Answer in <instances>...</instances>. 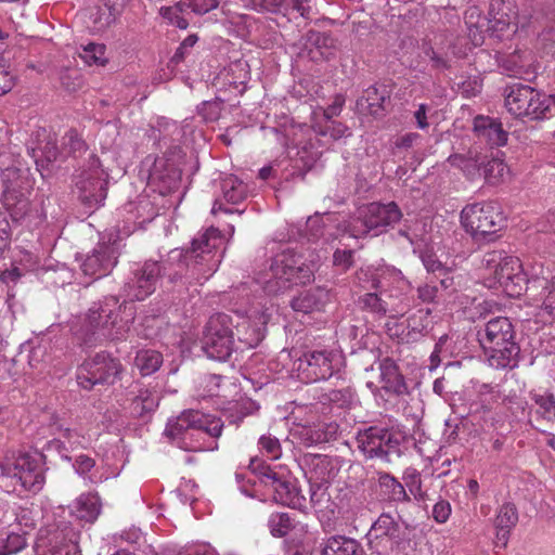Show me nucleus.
I'll return each mask as SVG.
<instances>
[{
  "label": "nucleus",
  "instance_id": "61",
  "mask_svg": "<svg viewBox=\"0 0 555 555\" xmlns=\"http://www.w3.org/2000/svg\"><path fill=\"white\" fill-rule=\"evenodd\" d=\"M222 103L220 101H207L203 102L198 107L197 112L206 122H211L219 119L221 115Z\"/></svg>",
  "mask_w": 555,
  "mask_h": 555
},
{
  "label": "nucleus",
  "instance_id": "23",
  "mask_svg": "<svg viewBox=\"0 0 555 555\" xmlns=\"http://www.w3.org/2000/svg\"><path fill=\"white\" fill-rule=\"evenodd\" d=\"M119 246L114 242H99L81 263L83 274L94 279L108 274L117 263Z\"/></svg>",
  "mask_w": 555,
  "mask_h": 555
},
{
  "label": "nucleus",
  "instance_id": "29",
  "mask_svg": "<svg viewBox=\"0 0 555 555\" xmlns=\"http://www.w3.org/2000/svg\"><path fill=\"white\" fill-rule=\"evenodd\" d=\"M337 431V425L321 423H313L308 425H298L293 433V436L306 447L322 443L333 439Z\"/></svg>",
  "mask_w": 555,
  "mask_h": 555
},
{
  "label": "nucleus",
  "instance_id": "20",
  "mask_svg": "<svg viewBox=\"0 0 555 555\" xmlns=\"http://www.w3.org/2000/svg\"><path fill=\"white\" fill-rule=\"evenodd\" d=\"M165 269L157 261H145L125 284L122 288L125 297L131 301L144 300L155 292L162 271Z\"/></svg>",
  "mask_w": 555,
  "mask_h": 555
},
{
  "label": "nucleus",
  "instance_id": "4",
  "mask_svg": "<svg viewBox=\"0 0 555 555\" xmlns=\"http://www.w3.org/2000/svg\"><path fill=\"white\" fill-rule=\"evenodd\" d=\"M320 257L310 253L307 256L293 250H283L275 255L269 270L257 279L268 294H278L293 285H305L314 280Z\"/></svg>",
  "mask_w": 555,
  "mask_h": 555
},
{
  "label": "nucleus",
  "instance_id": "22",
  "mask_svg": "<svg viewBox=\"0 0 555 555\" xmlns=\"http://www.w3.org/2000/svg\"><path fill=\"white\" fill-rule=\"evenodd\" d=\"M297 376L304 383H315L331 377L333 374V353L326 351H310L295 363Z\"/></svg>",
  "mask_w": 555,
  "mask_h": 555
},
{
  "label": "nucleus",
  "instance_id": "9",
  "mask_svg": "<svg viewBox=\"0 0 555 555\" xmlns=\"http://www.w3.org/2000/svg\"><path fill=\"white\" fill-rule=\"evenodd\" d=\"M17 160L12 159L7 152L0 153V169L2 183V203L15 218L24 216L28 208V195L33 190L29 171L21 168Z\"/></svg>",
  "mask_w": 555,
  "mask_h": 555
},
{
  "label": "nucleus",
  "instance_id": "21",
  "mask_svg": "<svg viewBox=\"0 0 555 555\" xmlns=\"http://www.w3.org/2000/svg\"><path fill=\"white\" fill-rule=\"evenodd\" d=\"M515 7L511 1L492 0L489 8L487 34L499 40L509 39L517 33Z\"/></svg>",
  "mask_w": 555,
  "mask_h": 555
},
{
  "label": "nucleus",
  "instance_id": "5",
  "mask_svg": "<svg viewBox=\"0 0 555 555\" xmlns=\"http://www.w3.org/2000/svg\"><path fill=\"white\" fill-rule=\"evenodd\" d=\"M482 283L488 288L501 289L509 297H518L531 283L521 260L505 251L491 250L483 255L480 266Z\"/></svg>",
  "mask_w": 555,
  "mask_h": 555
},
{
  "label": "nucleus",
  "instance_id": "6",
  "mask_svg": "<svg viewBox=\"0 0 555 555\" xmlns=\"http://www.w3.org/2000/svg\"><path fill=\"white\" fill-rule=\"evenodd\" d=\"M222 245L223 236L220 230L210 227L193 238L191 248L185 254L182 250H172L170 260H180L183 257L188 278L203 284L218 270L223 257V250H220Z\"/></svg>",
  "mask_w": 555,
  "mask_h": 555
},
{
  "label": "nucleus",
  "instance_id": "44",
  "mask_svg": "<svg viewBox=\"0 0 555 555\" xmlns=\"http://www.w3.org/2000/svg\"><path fill=\"white\" fill-rule=\"evenodd\" d=\"M162 363L163 356L156 350H140L134 359V364L143 376L155 373Z\"/></svg>",
  "mask_w": 555,
  "mask_h": 555
},
{
  "label": "nucleus",
  "instance_id": "8",
  "mask_svg": "<svg viewBox=\"0 0 555 555\" xmlns=\"http://www.w3.org/2000/svg\"><path fill=\"white\" fill-rule=\"evenodd\" d=\"M119 308L118 299L115 297L105 298L98 308H91L82 327L75 332L80 345L91 348L103 338L121 339L127 326L118 323Z\"/></svg>",
  "mask_w": 555,
  "mask_h": 555
},
{
  "label": "nucleus",
  "instance_id": "58",
  "mask_svg": "<svg viewBox=\"0 0 555 555\" xmlns=\"http://www.w3.org/2000/svg\"><path fill=\"white\" fill-rule=\"evenodd\" d=\"M322 555H347V538L341 534L328 538L324 542Z\"/></svg>",
  "mask_w": 555,
  "mask_h": 555
},
{
  "label": "nucleus",
  "instance_id": "42",
  "mask_svg": "<svg viewBox=\"0 0 555 555\" xmlns=\"http://www.w3.org/2000/svg\"><path fill=\"white\" fill-rule=\"evenodd\" d=\"M74 468L79 476L83 477L93 485L103 482L107 479V476L100 473L99 469L95 468L94 459L86 454H80L76 457Z\"/></svg>",
  "mask_w": 555,
  "mask_h": 555
},
{
  "label": "nucleus",
  "instance_id": "49",
  "mask_svg": "<svg viewBox=\"0 0 555 555\" xmlns=\"http://www.w3.org/2000/svg\"><path fill=\"white\" fill-rule=\"evenodd\" d=\"M106 48L102 43L90 42L86 46H81L78 52L79 57L85 64L92 66H103L107 62Z\"/></svg>",
  "mask_w": 555,
  "mask_h": 555
},
{
  "label": "nucleus",
  "instance_id": "7",
  "mask_svg": "<svg viewBox=\"0 0 555 555\" xmlns=\"http://www.w3.org/2000/svg\"><path fill=\"white\" fill-rule=\"evenodd\" d=\"M478 337L490 366L506 369L517 365L520 348L515 341V330L508 318L489 320L478 332Z\"/></svg>",
  "mask_w": 555,
  "mask_h": 555
},
{
  "label": "nucleus",
  "instance_id": "15",
  "mask_svg": "<svg viewBox=\"0 0 555 555\" xmlns=\"http://www.w3.org/2000/svg\"><path fill=\"white\" fill-rule=\"evenodd\" d=\"M122 371L120 361L106 352H99L85 360L77 372L78 385L91 389L99 384H114Z\"/></svg>",
  "mask_w": 555,
  "mask_h": 555
},
{
  "label": "nucleus",
  "instance_id": "19",
  "mask_svg": "<svg viewBox=\"0 0 555 555\" xmlns=\"http://www.w3.org/2000/svg\"><path fill=\"white\" fill-rule=\"evenodd\" d=\"M358 449L366 457H387L399 446L397 435L382 426H371L359 430L356 437Z\"/></svg>",
  "mask_w": 555,
  "mask_h": 555
},
{
  "label": "nucleus",
  "instance_id": "52",
  "mask_svg": "<svg viewBox=\"0 0 555 555\" xmlns=\"http://www.w3.org/2000/svg\"><path fill=\"white\" fill-rule=\"evenodd\" d=\"M268 526L273 537L282 538L293 529V520L288 513H273Z\"/></svg>",
  "mask_w": 555,
  "mask_h": 555
},
{
  "label": "nucleus",
  "instance_id": "39",
  "mask_svg": "<svg viewBox=\"0 0 555 555\" xmlns=\"http://www.w3.org/2000/svg\"><path fill=\"white\" fill-rule=\"evenodd\" d=\"M325 297L326 293L323 289H309L292 300V308L298 312L310 313L323 307Z\"/></svg>",
  "mask_w": 555,
  "mask_h": 555
},
{
  "label": "nucleus",
  "instance_id": "10",
  "mask_svg": "<svg viewBox=\"0 0 555 555\" xmlns=\"http://www.w3.org/2000/svg\"><path fill=\"white\" fill-rule=\"evenodd\" d=\"M46 481L41 460L27 453L0 462V487L7 492L41 490Z\"/></svg>",
  "mask_w": 555,
  "mask_h": 555
},
{
  "label": "nucleus",
  "instance_id": "50",
  "mask_svg": "<svg viewBox=\"0 0 555 555\" xmlns=\"http://www.w3.org/2000/svg\"><path fill=\"white\" fill-rule=\"evenodd\" d=\"M448 160L452 166L460 168L472 180L481 176V163L476 156L455 154L451 155Z\"/></svg>",
  "mask_w": 555,
  "mask_h": 555
},
{
  "label": "nucleus",
  "instance_id": "14",
  "mask_svg": "<svg viewBox=\"0 0 555 555\" xmlns=\"http://www.w3.org/2000/svg\"><path fill=\"white\" fill-rule=\"evenodd\" d=\"M250 465L254 469H259L260 481L275 503L306 512V496L293 480L279 475L269 466H256V461H251Z\"/></svg>",
  "mask_w": 555,
  "mask_h": 555
},
{
  "label": "nucleus",
  "instance_id": "17",
  "mask_svg": "<svg viewBox=\"0 0 555 555\" xmlns=\"http://www.w3.org/2000/svg\"><path fill=\"white\" fill-rule=\"evenodd\" d=\"M107 173L101 168L95 156H91L88 166L76 177V188L80 201L89 208L101 206L106 198Z\"/></svg>",
  "mask_w": 555,
  "mask_h": 555
},
{
  "label": "nucleus",
  "instance_id": "2",
  "mask_svg": "<svg viewBox=\"0 0 555 555\" xmlns=\"http://www.w3.org/2000/svg\"><path fill=\"white\" fill-rule=\"evenodd\" d=\"M305 464L310 483V504L322 528L325 531L336 530L339 525H343L341 509L347 498L346 493L333 498L334 491L341 492L343 490L327 486L336 476L337 469L328 456L321 454L306 456Z\"/></svg>",
  "mask_w": 555,
  "mask_h": 555
},
{
  "label": "nucleus",
  "instance_id": "37",
  "mask_svg": "<svg viewBox=\"0 0 555 555\" xmlns=\"http://www.w3.org/2000/svg\"><path fill=\"white\" fill-rule=\"evenodd\" d=\"M222 13L225 15L223 24L230 34L247 38L256 26L255 20L251 15L238 12H232L230 9L222 7Z\"/></svg>",
  "mask_w": 555,
  "mask_h": 555
},
{
  "label": "nucleus",
  "instance_id": "28",
  "mask_svg": "<svg viewBox=\"0 0 555 555\" xmlns=\"http://www.w3.org/2000/svg\"><path fill=\"white\" fill-rule=\"evenodd\" d=\"M125 214V222L129 225L128 231L137 228L142 229L144 225L157 217L158 211L147 197H140L137 202H129L122 207Z\"/></svg>",
  "mask_w": 555,
  "mask_h": 555
},
{
  "label": "nucleus",
  "instance_id": "36",
  "mask_svg": "<svg viewBox=\"0 0 555 555\" xmlns=\"http://www.w3.org/2000/svg\"><path fill=\"white\" fill-rule=\"evenodd\" d=\"M380 383L383 388L391 393L401 395L405 391V383L398 371V366L390 358H385L379 362Z\"/></svg>",
  "mask_w": 555,
  "mask_h": 555
},
{
  "label": "nucleus",
  "instance_id": "55",
  "mask_svg": "<svg viewBox=\"0 0 555 555\" xmlns=\"http://www.w3.org/2000/svg\"><path fill=\"white\" fill-rule=\"evenodd\" d=\"M61 430V437L66 442V446L68 448V452L77 450L79 448H87L90 440L85 435H81L77 430L69 429V428H60Z\"/></svg>",
  "mask_w": 555,
  "mask_h": 555
},
{
  "label": "nucleus",
  "instance_id": "54",
  "mask_svg": "<svg viewBox=\"0 0 555 555\" xmlns=\"http://www.w3.org/2000/svg\"><path fill=\"white\" fill-rule=\"evenodd\" d=\"M127 2L128 0H104V4L109 13L106 14L104 18L100 17L99 21H94V23L99 24L96 29L101 30L107 27L115 20V16L120 14Z\"/></svg>",
  "mask_w": 555,
  "mask_h": 555
},
{
  "label": "nucleus",
  "instance_id": "48",
  "mask_svg": "<svg viewBox=\"0 0 555 555\" xmlns=\"http://www.w3.org/2000/svg\"><path fill=\"white\" fill-rule=\"evenodd\" d=\"M158 395L151 389H141L137 397L132 400V412L139 416L154 411L158 405Z\"/></svg>",
  "mask_w": 555,
  "mask_h": 555
},
{
  "label": "nucleus",
  "instance_id": "32",
  "mask_svg": "<svg viewBox=\"0 0 555 555\" xmlns=\"http://www.w3.org/2000/svg\"><path fill=\"white\" fill-rule=\"evenodd\" d=\"M330 37L315 30H309L302 43L300 56L307 57L312 62H319L328 59L331 55Z\"/></svg>",
  "mask_w": 555,
  "mask_h": 555
},
{
  "label": "nucleus",
  "instance_id": "34",
  "mask_svg": "<svg viewBox=\"0 0 555 555\" xmlns=\"http://www.w3.org/2000/svg\"><path fill=\"white\" fill-rule=\"evenodd\" d=\"M464 20L472 46H481L485 42V35L489 26V16H483L479 8L469 7L465 12Z\"/></svg>",
  "mask_w": 555,
  "mask_h": 555
},
{
  "label": "nucleus",
  "instance_id": "30",
  "mask_svg": "<svg viewBox=\"0 0 555 555\" xmlns=\"http://www.w3.org/2000/svg\"><path fill=\"white\" fill-rule=\"evenodd\" d=\"M474 131L480 141L492 146H502L507 142V132L501 122L490 117L477 116L474 119Z\"/></svg>",
  "mask_w": 555,
  "mask_h": 555
},
{
  "label": "nucleus",
  "instance_id": "51",
  "mask_svg": "<svg viewBox=\"0 0 555 555\" xmlns=\"http://www.w3.org/2000/svg\"><path fill=\"white\" fill-rule=\"evenodd\" d=\"M261 9L272 13L288 14L289 12H298L305 15V7L300 0H262Z\"/></svg>",
  "mask_w": 555,
  "mask_h": 555
},
{
  "label": "nucleus",
  "instance_id": "56",
  "mask_svg": "<svg viewBox=\"0 0 555 555\" xmlns=\"http://www.w3.org/2000/svg\"><path fill=\"white\" fill-rule=\"evenodd\" d=\"M431 324L430 310L421 309L408 319V327L415 333L426 332Z\"/></svg>",
  "mask_w": 555,
  "mask_h": 555
},
{
  "label": "nucleus",
  "instance_id": "41",
  "mask_svg": "<svg viewBox=\"0 0 555 555\" xmlns=\"http://www.w3.org/2000/svg\"><path fill=\"white\" fill-rule=\"evenodd\" d=\"M500 152H496V155L489 159L486 164H483L481 175L485 180L489 184H499L503 182L506 177L509 175V169L504 163V160L499 156Z\"/></svg>",
  "mask_w": 555,
  "mask_h": 555
},
{
  "label": "nucleus",
  "instance_id": "25",
  "mask_svg": "<svg viewBox=\"0 0 555 555\" xmlns=\"http://www.w3.org/2000/svg\"><path fill=\"white\" fill-rule=\"evenodd\" d=\"M528 289L529 306L539 318L555 319V275L551 280L532 278Z\"/></svg>",
  "mask_w": 555,
  "mask_h": 555
},
{
  "label": "nucleus",
  "instance_id": "38",
  "mask_svg": "<svg viewBox=\"0 0 555 555\" xmlns=\"http://www.w3.org/2000/svg\"><path fill=\"white\" fill-rule=\"evenodd\" d=\"M400 534V526L393 516L384 513L371 526L369 531L370 540L396 541Z\"/></svg>",
  "mask_w": 555,
  "mask_h": 555
},
{
  "label": "nucleus",
  "instance_id": "62",
  "mask_svg": "<svg viewBox=\"0 0 555 555\" xmlns=\"http://www.w3.org/2000/svg\"><path fill=\"white\" fill-rule=\"evenodd\" d=\"M43 452L48 453H56L59 454L63 460L65 461H72V457L69 456L68 448L66 446V442L61 437V431L59 433V437L54 438L52 440H49L44 443L42 447Z\"/></svg>",
  "mask_w": 555,
  "mask_h": 555
},
{
  "label": "nucleus",
  "instance_id": "16",
  "mask_svg": "<svg viewBox=\"0 0 555 555\" xmlns=\"http://www.w3.org/2000/svg\"><path fill=\"white\" fill-rule=\"evenodd\" d=\"M402 215L397 204L371 203L361 206L357 210V216L349 228V235L358 237L370 231H378L382 228L397 223Z\"/></svg>",
  "mask_w": 555,
  "mask_h": 555
},
{
  "label": "nucleus",
  "instance_id": "26",
  "mask_svg": "<svg viewBox=\"0 0 555 555\" xmlns=\"http://www.w3.org/2000/svg\"><path fill=\"white\" fill-rule=\"evenodd\" d=\"M79 535L74 528H57L50 532L47 543L40 540L37 544V555H76Z\"/></svg>",
  "mask_w": 555,
  "mask_h": 555
},
{
  "label": "nucleus",
  "instance_id": "18",
  "mask_svg": "<svg viewBox=\"0 0 555 555\" xmlns=\"http://www.w3.org/2000/svg\"><path fill=\"white\" fill-rule=\"evenodd\" d=\"M242 313L245 318L235 325L237 338L248 347H255L262 339L260 326H264L269 321L267 300L263 297L248 299L247 307Z\"/></svg>",
  "mask_w": 555,
  "mask_h": 555
},
{
  "label": "nucleus",
  "instance_id": "59",
  "mask_svg": "<svg viewBox=\"0 0 555 555\" xmlns=\"http://www.w3.org/2000/svg\"><path fill=\"white\" fill-rule=\"evenodd\" d=\"M420 258L428 272H438L440 275H444L448 272L446 266L437 258L431 249L426 248L420 251Z\"/></svg>",
  "mask_w": 555,
  "mask_h": 555
},
{
  "label": "nucleus",
  "instance_id": "3",
  "mask_svg": "<svg viewBox=\"0 0 555 555\" xmlns=\"http://www.w3.org/2000/svg\"><path fill=\"white\" fill-rule=\"evenodd\" d=\"M222 429L221 418L190 409L168 422L165 435L182 450L202 452L218 448L215 439L221 436Z\"/></svg>",
  "mask_w": 555,
  "mask_h": 555
},
{
  "label": "nucleus",
  "instance_id": "35",
  "mask_svg": "<svg viewBox=\"0 0 555 555\" xmlns=\"http://www.w3.org/2000/svg\"><path fill=\"white\" fill-rule=\"evenodd\" d=\"M518 514L516 507L511 503H505L501 506L495 518V540L496 545L502 547L506 546L509 531L516 525Z\"/></svg>",
  "mask_w": 555,
  "mask_h": 555
},
{
  "label": "nucleus",
  "instance_id": "64",
  "mask_svg": "<svg viewBox=\"0 0 555 555\" xmlns=\"http://www.w3.org/2000/svg\"><path fill=\"white\" fill-rule=\"evenodd\" d=\"M197 485L192 481L188 480L182 482L178 488V494L181 496V501L184 504H192L197 500L196 493H197Z\"/></svg>",
  "mask_w": 555,
  "mask_h": 555
},
{
  "label": "nucleus",
  "instance_id": "11",
  "mask_svg": "<svg viewBox=\"0 0 555 555\" xmlns=\"http://www.w3.org/2000/svg\"><path fill=\"white\" fill-rule=\"evenodd\" d=\"M460 218L463 229L476 241L490 240L506 222L495 202L468 204L462 209Z\"/></svg>",
  "mask_w": 555,
  "mask_h": 555
},
{
  "label": "nucleus",
  "instance_id": "45",
  "mask_svg": "<svg viewBox=\"0 0 555 555\" xmlns=\"http://www.w3.org/2000/svg\"><path fill=\"white\" fill-rule=\"evenodd\" d=\"M379 487L382 492L393 502H406L409 495L404 489V486L399 482L395 477L389 474H382L378 478Z\"/></svg>",
  "mask_w": 555,
  "mask_h": 555
},
{
  "label": "nucleus",
  "instance_id": "27",
  "mask_svg": "<svg viewBox=\"0 0 555 555\" xmlns=\"http://www.w3.org/2000/svg\"><path fill=\"white\" fill-rule=\"evenodd\" d=\"M502 70L513 77H525L537 72L534 55L528 50L517 49L513 53L498 56Z\"/></svg>",
  "mask_w": 555,
  "mask_h": 555
},
{
  "label": "nucleus",
  "instance_id": "33",
  "mask_svg": "<svg viewBox=\"0 0 555 555\" xmlns=\"http://www.w3.org/2000/svg\"><path fill=\"white\" fill-rule=\"evenodd\" d=\"M69 513L78 520L93 522L101 513V500L96 493H82L69 505Z\"/></svg>",
  "mask_w": 555,
  "mask_h": 555
},
{
  "label": "nucleus",
  "instance_id": "63",
  "mask_svg": "<svg viewBox=\"0 0 555 555\" xmlns=\"http://www.w3.org/2000/svg\"><path fill=\"white\" fill-rule=\"evenodd\" d=\"M222 377L219 375L210 374L202 378L201 385L204 387V392L201 395L206 397H219Z\"/></svg>",
  "mask_w": 555,
  "mask_h": 555
},
{
  "label": "nucleus",
  "instance_id": "47",
  "mask_svg": "<svg viewBox=\"0 0 555 555\" xmlns=\"http://www.w3.org/2000/svg\"><path fill=\"white\" fill-rule=\"evenodd\" d=\"M222 193L228 203L237 204L247 195L246 185L236 177L228 176L222 180Z\"/></svg>",
  "mask_w": 555,
  "mask_h": 555
},
{
  "label": "nucleus",
  "instance_id": "40",
  "mask_svg": "<svg viewBox=\"0 0 555 555\" xmlns=\"http://www.w3.org/2000/svg\"><path fill=\"white\" fill-rule=\"evenodd\" d=\"M388 92L385 87H370L365 95L358 101L361 109H367L372 115H378L384 109V103L388 99Z\"/></svg>",
  "mask_w": 555,
  "mask_h": 555
},
{
  "label": "nucleus",
  "instance_id": "1",
  "mask_svg": "<svg viewBox=\"0 0 555 555\" xmlns=\"http://www.w3.org/2000/svg\"><path fill=\"white\" fill-rule=\"evenodd\" d=\"M353 283L363 289H377L382 284L387 286L378 293L370 292L359 297V305L373 313L397 318L410 307L412 284L401 270L392 266L362 267L356 272Z\"/></svg>",
  "mask_w": 555,
  "mask_h": 555
},
{
  "label": "nucleus",
  "instance_id": "24",
  "mask_svg": "<svg viewBox=\"0 0 555 555\" xmlns=\"http://www.w3.org/2000/svg\"><path fill=\"white\" fill-rule=\"evenodd\" d=\"M218 5L219 0H180L173 5L162 7L159 13L169 24L185 29L192 13L205 14Z\"/></svg>",
  "mask_w": 555,
  "mask_h": 555
},
{
  "label": "nucleus",
  "instance_id": "46",
  "mask_svg": "<svg viewBox=\"0 0 555 555\" xmlns=\"http://www.w3.org/2000/svg\"><path fill=\"white\" fill-rule=\"evenodd\" d=\"M531 400L534 403L535 413L546 421L555 420V398L547 391L531 392Z\"/></svg>",
  "mask_w": 555,
  "mask_h": 555
},
{
  "label": "nucleus",
  "instance_id": "13",
  "mask_svg": "<svg viewBox=\"0 0 555 555\" xmlns=\"http://www.w3.org/2000/svg\"><path fill=\"white\" fill-rule=\"evenodd\" d=\"M233 320L225 313L209 318L203 338V349L208 358L227 361L234 349Z\"/></svg>",
  "mask_w": 555,
  "mask_h": 555
},
{
  "label": "nucleus",
  "instance_id": "60",
  "mask_svg": "<svg viewBox=\"0 0 555 555\" xmlns=\"http://www.w3.org/2000/svg\"><path fill=\"white\" fill-rule=\"evenodd\" d=\"M259 448L271 460H278L282 454L281 443L278 438L271 435H262L258 441Z\"/></svg>",
  "mask_w": 555,
  "mask_h": 555
},
{
  "label": "nucleus",
  "instance_id": "53",
  "mask_svg": "<svg viewBox=\"0 0 555 555\" xmlns=\"http://www.w3.org/2000/svg\"><path fill=\"white\" fill-rule=\"evenodd\" d=\"M403 480L408 487L410 493L416 500H424L426 493L422 488V479L420 473L415 468H406L403 474Z\"/></svg>",
  "mask_w": 555,
  "mask_h": 555
},
{
  "label": "nucleus",
  "instance_id": "12",
  "mask_svg": "<svg viewBox=\"0 0 555 555\" xmlns=\"http://www.w3.org/2000/svg\"><path fill=\"white\" fill-rule=\"evenodd\" d=\"M505 107L517 118L544 119L552 116V99L527 85H513L506 89Z\"/></svg>",
  "mask_w": 555,
  "mask_h": 555
},
{
  "label": "nucleus",
  "instance_id": "57",
  "mask_svg": "<svg viewBox=\"0 0 555 555\" xmlns=\"http://www.w3.org/2000/svg\"><path fill=\"white\" fill-rule=\"evenodd\" d=\"M26 537L22 532H10L5 539H2V548L4 555L15 554L26 546Z\"/></svg>",
  "mask_w": 555,
  "mask_h": 555
},
{
  "label": "nucleus",
  "instance_id": "43",
  "mask_svg": "<svg viewBox=\"0 0 555 555\" xmlns=\"http://www.w3.org/2000/svg\"><path fill=\"white\" fill-rule=\"evenodd\" d=\"M222 410L231 423H238L245 416L257 412L259 410V405L251 399H242L238 401L228 402V405L222 408Z\"/></svg>",
  "mask_w": 555,
  "mask_h": 555
},
{
  "label": "nucleus",
  "instance_id": "31",
  "mask_svg": "<svg viewBox=\"0 0 555 555\" xmlns=\"http://www.w3.org/2000/svg\"><path fill=\"white\" fill-rule=\"evenodd\" d=\"M86 151V143L76 130H68L62 138V150L54 142H48L43 153L48 160H55L59 156H77Z\"/></svg>",
  "mask_w": 555,
  "mask_h": 555
}]
</instances>
